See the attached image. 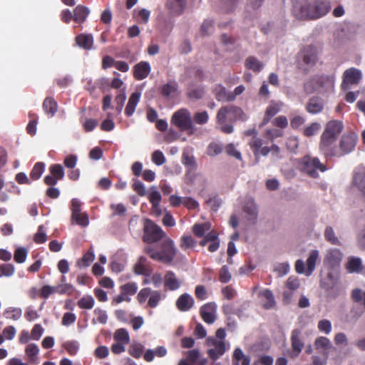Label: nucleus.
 Segmentation results:
<instances>
[{
	"instance_id": "36",
	"label": "nucleus",
	"mask_w": 365,
	"mask_h": 365,
	"mask_svg": "<svg viewBox=\"0 0 365 365\" xmlns=\"http://www.w3.org/2000/svg\"><path fill=\"white\" fill-rule=\"evenodd\" d=\"M182 163L186 167L188 171H193L197 169V163L195 157L188 152L184 151L182 155Z\"/></svg>"
},
{
	"instance_id": "63",
	"label": "nucleus",
	"mask_w": 365,
	"mask_h": 365,
	"mask_svg": "<svg viewBox=\"0 0 365 365\" xmlns=\"http://www.w3.org/2000/svg\"><path fill=\"white\" fill-rule=\"evenodd\" d=\"M318 329L321 332L329 334L331 331V323L328 319H322L318 322Z\"/></svg>"
},
{
	"instance_id": "12",
	"label": "nucleus",
	"mask_w": 365,
	"mask_h": 365,
	"mask_svg": "<svg viewBox=\"0 0 365 365\" xmlns=\"http://www.w3.org/2000/svg\"><path fill=\"white\" fill-rule=\"evenodd\" d=\"M357 135L354 133L343 135L339 143V157L351 153L355 148Z\"/></svg>"
},
{
	"instance_id": "54",
	"label": "nucleus",
	"mask_w": 365,
	"mask_h": 365,
	"mask_svg": "<svg viewBox=\"0 0 365 365\" xmlns=\"http://www.w3.org/2000/svg\"><path fill=\"white\" fill-rule=\"evenodd\" d=\"M78 306L81 309H91L94 306V299L91 296H86L78 301Z\"/></svg>"
},
{
	"instance_id": "50",
	"label": "nucleus",
	"mask_w": 365,
	"mask_h": 365,
	"mask_svg": "<svg viewBox=\"0 0 365 365\" xmlns=\"http://www.w3.org/2000/svg\"><path fill=\"white\" fill-rule=\"evenodd\" d=\"M143 350L144 346L143 344L140 343H133L130 346L128 353L133 357L139 359L142 356Z\"/></svg>"
},
{
	"instance_id": "38",
	"label": "nucleus",
	"mask_w": 365,
	"mask_h": 365,
	"mask_svg": "<svg viewBox=\"0 0 365 365\" xmlns=\"http://www.w3.org/2000/svg\"><path fill=\"white\" fill-rule=\"evenodd\" d=\"M347 271L350 273H359L362 270L361 260L359 257H351L346 264Z\"/></svg>"
},
{
	"instance_id": "29",
	"label": "nucleus",
	"mask_w": 365,
	"mask_h": 365,
	"mask_svg": "<svg viewBox=\"0 0 365 365\" xmlns=\"http://www.w3.org/2000/svg\"><path fill=\"white\" fill-rule=\"evenodd\" d=\"M140 92L136 91V92L133 93L130 95V96L128 99V104L125 109V114L128 117L131 116L134 113L135 108L140 101Z\"/></svg>"
},
{
	"instance_id": "37",
	"label": "nucleus",
	"mask_w": 365,
	"mask_h": 365,
	"mask_svg": "<svg viewBox=\"0 0 365 365\" xmlns=\"http://www.w3.org/2000/svg\"><path fill=\"white\" fill-rule=\"evenodd\" d=\"M245 66L246 68L255 73H259L263 68V63L255 56H249L246 58Z\"/></svg>"
},
{
	"instance_id": "33",
	"label": "nucleus",
	"mask_w": 365,
	"mask_h": 365,
	"mask_svg": "<svg viewBox=\"0 0 365 365\" xmlns=\"http://www.w3.org/2000/svg\"><path fill=\"white\" fill-rule=\"evenodd\" d=\"M352 183L365 197V170L355 173Z\"/></svg>"
},
{
	"instance_id": "19",
	"label": "nucleus",
	"mask_w": 365,
	"mask_h": 365,
	"mask_svg": "<svg viewBox=\"0 0 365 365\" xmlns=\"http://www.w3.org/2000/svg\"><path fill=\"white\" fill-rule=\"evenodd\" d=\"M243 211L249 216L248 219L253 222L257 219L258 209L252 197H247L243 205Z\"/></svg>"
},
{
	"instance_id": "17",
	"label": "nucleus",
	"mask_w": 365,
	"mask_h": 365,
	"mask_svg": "<svg viewBox=\"0 0 365 365\" xmlns=\"http://www.w3.org/2000/svg\"><path fill=\"white\" fill-rule=\"evenodd\" d=\"M282 106L283 103L281 102L271 101L266 108L260 127L267 125L269 122L270 119L281 110Z\"/></svg>"
},
{
	"instance_id": "8",
	"label": "nucleus",
	"mask_w": 365,
	"mask_h": 365,
	"mask_svg": "<svg viewBox=\"0 0 365 365\" xmlns=\"http://www.w3.org/2000/svg\"><path fill=\"white\" fill-rule=\"evenodd\" d=\"M206 346L212 347L207 351L209 358L216 361L226 351L225 342L222 340L216 339L214 336H209L206 339Z\"/></svg>"
},
{
	"instance_id": "26",
	"label": "nucleus",
	"mask_w": 365,
	"mask_h": 365,
	"mask_svg": "<svg viewBox=\"0 0 365 365\" xmlns=\"http://www.w3.org/2000/svg\"><path fill=\"white\" fill-rule=\"evenodd\" d=\"M193 304V298L187 293L180 295L176 302L178 309L182 312L188 311L192 307Z\"/></svg>"
},
{
	"instance_id": "60",
	"label": "nucleus",
	"mask_w": 365,
	"mask_h": 365,
	"mask_svg": "<svg viewBox=\"0 0 365 365\" xmlns=\"http://www.w3.org/2000/svg\"><path fill=\"white\" fill-rule=\"evenodd\" d=\"M205 94L203 88H196L190 89L187 92V97L192 100H199L202 98Z\"/></svg>"
},
{
	"instance_id": "32",
	"label": "nucleus",
	"mask_w": 365,
	"mask_h": 365,
	"mask_svg": "<svg viewBox=\"0 0 365 365\" xmlns=\"http://www.w3.org/2000/svg\"><path fill=\"white\" fill-rule=\"evenodd\" d=\"M178 90V84L175 80H170L167 83L162 86L160 93L165 98H169L172 95L177 93Z\"/></svg>"
},
{
	"instance_id": "7",
	"label": "nucleus",
	"mask_w": 365,
	"mask_h": 365,
	"mask_svg": "<svg viewBox=\"0 0 365 365\" xmlns=\"http://www.w3.org/2000/svg\"><path fill=\"white\" fill-rule=\"evenodd\" d=\"M244 115L245 113L240 107L235 106H223L217 112V120L220 124H222L227 120L230 121H235L238 119L244 120Z\"/></svg>"
},
{
	"instance_id": "64",
	"label": "nucleus",
	"mask_w": 365,
	"mask_h": 365,
	"mask_svg": "<svg viewBox=\"0 0 365 365\" xmlns=\"http://www.w3.org/2000/svg\"><path fill=\"white\" fill-rule=\"evenodd\" d=\"M133 190L140 196H144L146 194L145 188L143 183L138 179L133 180L132 185Z\"/></svg>"
},
{
	"instance_id": "22",
	"label": "nucleus",
	"mask_w": 365,
	"mask_h": 365,
	"mask_svg": "<svg viewBox=\"0 0 365 365\" xmlns=\"http://www.w3.org/2000/svg\"><path fill=\"white\" fill-rule=\"evenodd\" d=\"M186 4V0H168L166 7L173 16H180L183 13Z\"/></svg>"
},
{
	"instance_id": "4",
	"label": "nucleus",
	"mask_w": 365,
	"mask_h": 365,
	"mask_svg": "<svg viewBox=\"0 0 365 365\" xmlns=\"http://www.w3.org/2000/svg\"><path fill=\"white\" fill-rule=\"evenodd\" d=\"M170 123L181 131H186L189 135L195 133V128L191 113L187 108H180L175 111L171 117Z\"/></svg>"
},
{
	"instance_id": "27",
	"label": "nucleus",
	"mask_w": 365,
	"mask_h": 365,
	"mask_svg": "<svg viewBox=\"0 0 365 365\" xmlns=\"http://www.w3.org/2000/svg\"><path fill=\"white\" fill-rule=\"evenodd\" d=\"M301 331L295 329L292 331L291 345L292 350L299 354L304 348V344L301 339Z\"/></svg>"
},
{
	"instance_id": "1",
	"label": "nucleus",
	"mask_w": 365,
	"mask_h": 365,
	"mask_svg": "<svg viewBox=\"0 0 365 365\" xmlns=\"http://www.w3.org/2000/svg\"><path fill=\"white\" fill-rule=\"evenodd\" d=\"M342 130L343 124L341 121L332 120L327 123L320 138L319 148L321 153L327 160L339 157V150L336 142Z\"/></svg>"
},
{
	"instance_id": "20",
	"label": "nucleus",
	"mask_w": 365,
	"mask_h": 365,
	"mask_svg": "<svg viewBox=\"0 0 365 365\" xmlns=\"http://www.w3.org/2000/svg\"><path fill=\"white\" fill-rule=\"evenodd\" d=\"M150 70L151 68L148 62L141 61L133 67V76L136 80H143L149 75Z\"/></svg>"
},
{
	"instance_id": "15",
	"label": "nucleus",
	"mask_w": 365,
	"mask_h": 365,
	"mask_svg": "<svg viewBox=\"0 0 365 365\" xmlns=\"http://www.w3.org/2000/svg\"><path fill=\"white\" fill-rule=\"evenodd\" d=\"M312 7V19L320 18L329 12L330 4L326 0H315Z\"/></svg>"
},
{
	"instance_id": "13",
	"label": "nucleus",
	"mask_w": 365,
	"mask_h": 365,
	"mask_svg": "<svg viewBox=\"0 0 365 365\" xmlns=\"http://www.w3.org/2000/svg\"><path fill=\"white\" fill-rule=\"evenodd\" d=\"M317 53V48L312 45H309L304 46L301 50L299 55L304 63L309 66H314L318 60Z\"/></svg>"
},
{
	"instance_id": "9",
	"label": "nucleus",
	"mask_w": 365,
	"mask_h": 365,
	"mask_svg": "<svg viewBox=\"0 0 365 365\" xmlns=\"http://www.w3.org/2000/svg\"><path fill=\"white\" fill-rule=\"evenodd\" d=\"M312 7L308 0H293V15L298 19H312Z\"/></svg>"
},
{
	"instance_id": "24",
	"label": "nucleus",
	"mask_w": 365,
	"mask_h": 365,
	"mask_svg": "<svg viewBox=\"0 0 365 365\" xmlns=\"http://www.w3.org/2000/svg\"><path fill=\"white\" fill-rule=\"evenodd\" d=\"M213 93L218 101H232L235 100L232 93L228 92L221 84H217L215 86Z\"/></svg>"
},
{
	"instance_id": "57",
	"label": "nucleus",
	"mask_w": 365,
	"mask_h": 365,
	"mask_svg": "<svg viewBox=\"0 0 365 365\" xmlns=\"http://www.w3.org/2000/svg\"><path fill=\"white\" fill-rule=\"evenodd\" d=\"M194 122L199 125H204L208 122L209 115L207 111L197 112L192 117Z\"/></svg>"
},
{
	"instance_id": "49",
	"label": "nucleus",
	"mask_w": 365,
	"mask_h": 365,
	"mask_svg": "<svg viewBox=\"0 0 365 365\" xmlns=\"http://www.w3.org/2000/svg\"><path fill=\"white\" fill-rule=\"evenodd\" d=\"M45 169V164L42 162H38L36 163L34 166L33 167L31 173H30V178L33 180H38L42 173H43Z\"/></svg>"
},
{
	"instance_id": "40",
	"label": "nucleus",
	"mask_w": 365,
	"mask_h": 365,
	"mask_svg": "<svg viewBox=\"0 0 365 365\" xmlns=\"http://www.w3.org/2000/svg\"><path fill=\"white\" fill-rule=\"evenodd\" d=\"M95 259V255L93 253V247H91L86 254L79 259L76 264L79 267H88L91 262Z\"/></svg>"
},
{
	"instance_id": "30",
	"label": "nucleus",
	"mask_w": 365,
	"mask_h": 365,
	"mask_svg": "<svg viewBox=\"0 0 365 365\" xmlns=\"http://www.w3.org/2000/svg\"><path fill=\"white\" fill-rule=\"evenodd\" d=\"M38 353V346L35 344H29L25 348V354L28 358L29 362L32 364H38V358L37 356Z\"/></svg>"
},
{
	"instance_id": "10",
	"label": "nucleus",
	"mask_w": 365,
	"mask_h": 365,
	"mask_svg": "<svg viewBox=\"0 0 365 365\" xmlns=\"http://www.w3.org/2000/svg\"><path fill=\"white\" fill-rule=\"evenodd\" d=\"M361 78L362 73L359 69L348 68L343 73L341 88L343 91H348L352 86L359 84Z\"/></svg>"
},
{
	"instance_id": "48",
	"label": "nucleus",
	"mask_w": 365,
	"mask_h": 365,
	"mask_svg": "<svg viewBox=\"0 0 365 365\" xmlns=\"http://www.w3.org/2000/svg\"><path fill=\"white\" fill-rule=\"evenodd\" d=\"M324 238L331 245H340V241L336 236L333 228L330 226H327L324 230Z\"/></svg>"
},
{
	"instance_id": "28",
	"label": "nucleus",
	"mask_w": 365,
	"mask_h": 365,
	"mask_svg": "<svg viewBox=\"0 0 365 365\" xmlns=\"http://www.w3.org/2000/svg\"><path fill=\"white\" fill-rule=\"evenodd\" d=\"M90 10L83 5H78L73 9V21L77 24H83L87 19Z\"/></svg>"
},
{
	"instance_id": "52",
	"label": "nucleus",
	"mask_w": 365,
	"mask_h": 365,
	"mask_svg": "<svg viewBox=\"0 0 365 365\" xmlns=\"http://www.w3.org/2000/svg\"><path fill=\"white\" fill-rule=\"evenodd\" d=\"M28 250L25 247H18L14 251V259L16 263H24L27 257Z\"/></svg>"
},
{
	"instance_id": "46",
	"label": "nucleus",
	"mask_w": 365,
	"mask_h": 365,
	"mask_svg": "<svg viewBox=\"0 0 365 365\" xmlns=\"http://www.w3.org/2000/svg\"><path fill=\"white\" fill-rule=\"evenodd\" d=\"M22 310L20 308L9 307L4 312L5 318L16 321L21 317Z\"/></svg>"
},
{
	"instance_id": "51",
	"label": "nucleus",
	"mask_w": 365,
	"mask_h": 365,
	"mask_svg": "<svg viewBox=\"0 0 365 365\" xmlns=\"http://www.w3.org/2000/svg\"><path fill=\"white\" fill-rule=\"evenodd\" d=\"M49 172L57 180H63L64 177L63 168L60 164L51 165L49 167Z\"/></svg>"
},
{
	"instance_id": "55",
	"label": "nucleus",
	"mask_w": 365,
	"mask_h": 365,
	"mask_svg": "<svg viewBox=\"0 0 365 365\" xmlns=\"http://www.w3.org/2000/svg\"><path fill=\"white\" fill-rule=\"evenodd\" d=\"M15 272V267L10 263L0 264V277H11Z\"/></svg>"
},
{
	"instance_id": "6",
	"label": "nucleus",
	"mask_w": 365,
	"mask_h": 365,
	"mask_svg": "<svg viewBox=\"0 0 365 365\" xmlns=\"http://www.w3.org/2000/svg\"><path fill=\"white\" fill-rule=\"evenodd\" d=\"M165 236V232L160 227L155 224L152 220L147 219L144 225V235L143 240L145 242L153 245L161 240Z\"/></svg>"
},
{
	"instance_id": "58",
	"label": "nucleus",
	"mask_w": 365,
	"mask_h": 365,
	"mask_svg": "<svg viewBox=\"0 0 365 365\" xmlns=\"http://www.w3.org/2000/svg\"><path fill=\"white\" fill-rule=\"evenodd\" d=\"M314 345L317 349H328L331 346V341L325 336H319L315 340Z\"/></svg>"
},
{
	"instance_id": "42",
	"label": "nucleus",
	"mask_w": 365,
	"mask_h": 365,
	"mask_svg": "<svg viewBox=\"0 0 365 365\" xmlns=\"http://www.w3.org/2000/svg\"><path fill=\"white\" fill-rule=\"evenodd\" d=\"M319 257V252L317 250H312L308 259H307V275L309 276L312 274L313 271L315 269V265L317 260Z\"/></svg>"
},
{
	"instance_id": "23",
	"label": "nucleus",
	"mask_w": 365,
	"mask_h": 365,
	"mask_svg": "<svg viewBox=\"0 0 365 365\" xmlns=\"http://www.w3.org/2000/svg\"><path fill=\"white\" fill-rule=\"evenodd\" d=\"M324 109V101L318 96L312 97L306 105V110L311 114H317Z\"/></svg>"
},
{
	"instance_id": "45",
	"label": "nucleus",
	"mask_w": 365,
	"mask_h": 365,
	"mask_svg": "<svg viewBox=\"0 0 365 365\" xmlns=\"http://www.w3.org/2000/svg\"><path fill=\"white\" fill-rule=\"evenodd\" d=\"M138 290V285L135 282H128L120 287V292L125 297L134 295Z\"/></svg>"
},
{
	"instance_id": "59",
	"label": "nucleus",
	"mask_w": 365,
	"mask_h": 365,
	"mask_svg": "<svg viewBox=\"0 0 365 365\" xmlns=\"http://www.w3.org/2000/svg\"><path fill=\"white\" fill-rule=\"evenodd\" d=\"M72 220L83 227H86L88 225L89 220L86 213H77L76 215H72Z\"/></svg>"
},
{
	"instance_id": "2",
	"label": "nucleus",
	"mask_w": 365,
	"mask_h": 365,
	"mask_svg": "<svg viewBox=\"0 0 365 365\" xmlns=\"http://www.w3.org/2000/svg\"><path fill=\"white\" fill-rule=\"evenodd\" d=\"M144 252L155 261L170 264L176 256L177 249L170 238H165L158 245L145 246Z\"/></svg>"
},
{
	"instance_id": "35",
	"label": "nucleus",
	"mask_w": 365,
	"mask_h": 365,
	"mask_svg": "<svg viewBox=\"0 0 365 365\" xmlns=\"http://www.w3.org/2000/svg\"><path fill=\"white\" fill-rule=\"evenodd\" d=\"M260 297L262 298V307L269 309L272 308L275 305V300L272 292L266 289L260 293Z\"/></svg>"
},
{
	"instance_id": "43",
	"label": "nucleus",
	"mask_w": 365,
	"mask_h": 365,
	"mask_svg": "<svg viewBox=\"0 0 365 365\" xmlns=\"http://www.w3.org/2000/svg\"><path fill=\"white\" fill-rule=\"evenodd\" d=\"M210 230V224L208 222L195 224L192 227V232L197 237H202Z\"/></svg>"
},
{
	"instance_id": "16",
	"label": "nucleus",
	"mask_w": 365,
	"mask_h": 365,
	"mask_svg": "<svg viewBox=\"0 0 365 365\" xmlns=\"http://www.w3.org/2000/svg\"><path fill=\"white\" fill-rule=\"evenodd\" d=\"M342 255L338 249H331L328 251L324 259V264L331 269H334L340 264Z\"/></svg>"
},
{
	"instance_id": "21",
	"label": "nucleus",
	"mask_w": 365,
	"mask_h": 365,
	"mask_svg": "<svg viewBox=\"0 0 365 365\" xmlns=\"http://www.w3.org/2000/svg\"><path fill=\"white\" fill-rule=\"evenodd\" d=\"M134 272L136 274L150 276L152 268L145 257L141 256L134 265Z\"/></svg>"
},
{
	"instance_id": "14",
	"label": "nucleus",
	"mask_w": 365,
	"mask_h": 365,
	"mask_svg": "<svg viewBox=\"0 0 365 365\" xmlns=\"http://www.w3.org/2000/svg\"><path fill=\"white\" fill-rule=\"evenodd\" d=\"M216 304L209 302L203 305L200 310V314L203 321L209 324H213L216 319Z\"/></svg>"
},
{
	"instance_id": "56",
	"label": "nucleus",
	"mask_w": 365,
	"mask_h": 365,
	"mask_svg": "<svg viewBox=\"0 0 365 365\" xmlns=\"http://www.w3.org/2000/svg\"><path fill=\"white\" fill-rule=\"evenodd\" d=\"M321 125L318 123H312L304 129L303 134L306 137H312L319 132Z\"/></svg>"
},
{
	"instance_id": "61",
	"label": "nucleus",
	"mask_w": 365,
	"mask_h": 365,
	"mask_svg": "<svg viewBox=\"0 0 365 365\" xmlns=\"http://www.w3.org/2000/svg\"><path fill=\"white\" fill-rule=\"evenodd\" d=\"M161 300V293L159 291H153L148 302V307L155 308L158 305L159 302Z\"/></svg>"
},
{
	"instance_id": "31",
	"label": "nucleus",
	"mask_w": 365,
	"mask_h": 365,
	"mask_svg": "<svg viewBox=\"0 0 365 365\" xmlns=\"http://www.w3.org/2000/svg\"><path fill=\"white\" fill-rule=\"evenodd\" d=\"M43 111L49 116L53 117L57 112L58 104L52 97H46L42 105Z\"/></svg>"
},
{
	"instance_id": "34",
	"label": "nucleus",
	"mask_w": 365,
	"mask_h": 365,
	"mask_svg": "<svg viewBox=\"0 0 365 365\" xmlns=\"http://www.w3.org/2000/svg\"><path fill=\"white\" fill-rule=\"evenodd\" d=\"M165 286L170 290H176L180 286V281L177 279L175 274L168 271L165 276Z\"/></svg>"
},
{
	"instance_id": "44",
	"label": "nucleus",
	"mask_w": 365,
	"mask_h": 365,
	"mask_svg": "<svg viewBox=\"0 0 365 365\" xmlns=\"http://www.w3.org/2000/svg\"><path fill=\"white\" fill-rule=\"evenodd\" d=\"M93 314L95 315V317L92 319V323L93 324L96 323L105 324L107 323L108 315L105 310H103L101 308H96L94 309Z\"/></svg>"
},
{
	"instance_id": "18",
	"label": "nucleus",
	"mask_w": 365,
	"mask_h": 365,
	"mask_svg": "<svg viewBox=\"0 0 365 365\" xmlns=\"http://www.w3.org/2000/svg\"><path fill=\"white\" fill-rule=\"evenodd\" d=\"M75 42L80 48L89 51L93 48V37L91 34H80L75 38Z\"/></svg>"
},
{
	"instance_id": "62",
	"label": "nucleus",
	"mask_w": 365,
	"mask_h": 365,
	"mask_svg": "<svg viewBox=\"0 0 365 365\" xmlns=\"http://www.w3.org/2000/svg\"><path fill=\"white\" fill-rule=\"evenodd\" d=\"M222 151V146L216 143H211L207 150V153L210 156H215L220 154Z\"/></svg>"
},
{
	"instance_id": "5",
	"label": "nucleus",
	"mask_w": 365,
	"mask_h": 365,
	"mask_svg": "<svg viewBox=\"0 0 365 365\" xmlns=\"http://www.w3.org/2000/svg\"><path fill=\"white\" fill-rule=\"evenodd\" d=\"M302 170L312 178H317L319 176L317 170L324 172L327 170L325 165L322 164L318 158L305 155L301 162Z\"/></svg>"
},
{
	"instance_id": "39",
	"label": "nucleus",
	"mask_w": 365,
	"mask_h": 365,
	"mask_svg": "<svg viewBox=\"0 0 365 365\" xmlns=\"http://www.w3.org/2000/svg\"><path fill=\"white\" fill-rule=\"evenodd\" d=\"M29 122L26 125V132L31 136H34L36 133V126L38 124V115L34 112H29Z\"/></svg>"
},
{
	"instance_id": "41",
	"label": "nucleus",
	"mask_w": 365,
	"mask_h": 365,
	"mask_svg": "<svg viewBox=\"0 0 365 365\" xmlns=\"http://www.w3.org/2000/svg\"><path fill=\"white\" fill-rule=\"evenodd\" d=\"M351 299L354 303L362 305L365 309V290H362L360 288L352 289Z\"/></svg>"
},
{
	"instance_id": "3",
	"label": "nucleus",
	"mask_w": 365,
	"mask_h": 365,
	"mask_svg": "<svg viewBox=\"0 0 365 365\" xmlns=\"http://www.w3.org/2000/svg\"><path fill=\"white\" fill-rule=\"evenodd\" d=\"M335 76L314 75L304 83V89L306 93L312 94L314 92L320 93H331L334 90Z\"/></svg>"
},
{
	"instance_id": "25",
	"label": "nucleus",
	"mask_w": 365,
	"mask_h": 365,
	"mask_svg": "<svg viewBox=\"0 0 365 365\" xmlns=\"http://www.w3.org/2000/svg\"><path fill=\"white\" fill-rule=\"evenodd\" d=\"M322 287L325 289L326 296L329 300L335 299L344 293L342 286L336 282L331 286L322 285Z\"/></svg>"
},
{
	"instance_id": "47",
	"label": "nucleus",
	"mask_w": 365,
	"mask_h": 365,
	"mask_svg": "<svg viewBox=\"0 0 365 365\" xmlns=\"http://www.w3.org/2000/svg\"><path fill=\"white\" fill-rule=\"evenodd\" d=\"M114 339L116 341L128 344L130 342V336L125 329L120 328L115 331Z\"/></svg>"
},
{
	"instance_id": "53",
	"label": "nucleus",
	"mask_w": 365,
	"mask_h": 365,
	"mask_svg": "<svg viewBox=\"0 0 365 365\" xmlns=\"http://www.w3.org/2000/svg\"><path fill=\"white\" fill-rule=\"evenodd\" d=\"M195 240L190 235H182L180 238V247L183 250L195 247Z\"/></svg>"
},
{
	"instance_id": "11",
	"label": "nucleus",
	"mask_w": 365,
	"mask_h": 365,
	"mask_svg": "<svg viewBox=\"0 0 365 365\" xmlns=\"http://www.w3.org/2000/svg\"><path fill=\"white\" fill-rule=\"evenodd\" d=\"M263 144V140L261 138H255L251 143V149L256 158L259 157L260 155L262 156H267L271 151L277 154L280 151L279 147L276 144H272L271 147L262 146Z\"/></svg>"
}]
</instances>
